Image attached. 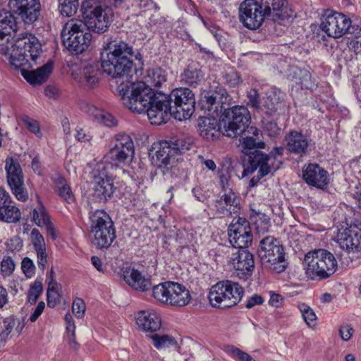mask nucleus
Masks as SVG:
<instances>
[{
    "label": "nucleus",
    "instance_id": "nucleus-1",
    "mask_svg": "<svg viewBox=\"0 0 361 361\" xmlns=\"http://www.w3.org/2000/svg\"><path fill=\"white\" fill-rule=\"evenodd\" d=\"M102 47L100 60L103 71L114 78H127L126 82H122L117 87L124 106L133 112L148 115L152 97L163 93L154 91L152 87H161L166 82V71L160 67L149 69L145 81L134 82L128 78L137 72L134 59L141 61L140 54L135 55L132 46L111 37H108Z\"/></svg>",
    "mask_w": 361,
    "mask_h": 361
},
{
    "label": "nucleus",
    "instance_id": "nucleus-2",
    "mask_svg": "<svg viewBox=\"0 0 361 361\" xmlns=\"http://www.w3.org/2000/svg\"><path fill=\"white\" fill-rule=\"evenodd\" d=\"M151 102L147 117L156 126L166 123L170 116L180 121L189 119L195 109V94L187 87L173 89L169 94L158 93Z\"/></svg>",
    "mask_w": 361,
    "mask_h": 361
},
{
    "label": "nucleus",
    "instance_id": "nucleus-3",
    "mask_svg": "<svg viewBox=\"0 0 361 361\" xmlns=\"http://www.w3.org/2000/svg\"><path fill=\"white\" fill-rule=\"evenodd\" d=\"M81 13L87 29L97 34L106 32L113 22L112 8L100 0L83 1Z\"/></svg>",
    "mask_w": 361,
    "mask_h": 361
},
{
    "label": "nucleus",
    "instance_id": "nucleus-4",
    "mask_svg": "<svg viewBox=\"0 0 361 361\" xmlns=\"http://www.w3.org/2000/svg\"><path fill=\"white\" fill-rule=\"evenodd\" d=\"M92 243L98 249H108L116 238L114 222L104 209L90 211L88 214Z\"/></svg>",
    "mask_w": 361,
    "mask_h": 361
},
{
    "label": "nucleus",
    "instance_id": "nucleus-5",
    "mask_svg": "<svg viewBox=\"0 0 361 361\" xmlns=\"http://www.w3.org/2000/svg\"><path fill=\"white\" fill-rule=\"evenodd\" d=\"M245 293L243 288L237 282L224 280L212 286L208 293L212 307L217 309H229L237 305Z\"/></svg>",
    "mask_w": 361,
    "mask_h": 361
},
{
    "label": "nucleus",
    "instance_id": "nucleus-6",
    "mask_svg": "<svg viewBox=\"0 0 361 361\" xmlns=\"http://www.w3.org/2000/svg\"><path fill=\"white\" fill-rule=\"evenodd\" d=\"M42 51V44L37 37L30 33H25L12 46L11 63L16 68L27 65L31 66L30 62L35 63Z\"/></svg>",
    "mask_w": 361,
    "mask_h": 361
},
{
    "label": "nucleus",
    "instance_id": "nucleus-7",
    "mask_svg": "<svg viewBox=\"0 0 361 361\" xmlns=\"http://www.w3.org/2000/svg\"><path fill=\"white\" fill-rule=\"evenodd\" d=\"M219 116L223 126V135L228 137L241 135L251 122L250 113L244 106H225Z\"/></svg>",
    "mask_w": 361,
    "mask_h": 361
},
{
    "label": "nucleus",
    "instance_id": "nucleus-8",
    "mask_svg": "<svg viewBox=\"0 0 361 361\" xmlns=\"http://www.w3.org/2000/svg\"><path fill=\"white\" fill-rule=\"evenodd\" d=\"M82 20H72L67 23L61 31L63 45L72 54H79L90 44L92 35Z\"/></svg>",
    "mask_w": 361,
    "mask_h": 361
},
{
    "label": "nucleus",
    "instance_id": "nucleus-9",
    "mask_svg": "<svg viewBox=\"0 0 361 361\" xmlns=\"http://www.w3.org/2000/svg\"><path fill=\"white\" fill-rule=\"evenodd\" d=\"M304 264L306 273L312 278L323 279L332 275L336 270L337 261L334 255L324 249H318L305 255Z\"/></svg>",
    "mask_w": 361,
    "mask_h": 361
},
{
    "label": "nucleus",
    "instance_id": "nucleus-10",
    "mask_svg": "<svg viewBox=\"0 0 361 361\" xmlns=\"http://www.w3.org/2000/svg\"><path fill=\"white\" fill-rule=\"evenodd\" d=\"M258 255L262 262L276 273L283 272L287 267L283 246L274 236L268 235L260 240Z\"/></svg>",
    "mask_w": 361,
    "mask_h": 361
},
{
    "label": "nucleus",
    "instance_id": "nucleus-11",
    "mask_svg": "<svg viewBox=\"0 0 361 361\" xmlns=\"http://www.w3.org/2000/svg\"><path fill=\"white\" fill-rule=\"evenodd\" d=\"M135 155V146L131 137L126 133L116 135L114 145L110 148L104 159L109 163L102 162L114 166H119L130 162Z\"/></svg>",
    "mask_w": 361,
    "mask_h": 361
},
{
    "label": "nucleus",
    "instance_id": "nucleus-12",
    "mask_svg": "<svg viewBox=\"0 0 361 361\" xmlns=\"http://www.w3.org/2000/svg\"><path fill=\"white\" fill-rule=\"evenodd\" d=\"M247 247H230L228 250L231 252L228 262L233 269V274L243 281L250 279L255 269L254 255Z\"/></svg>",
    "mask_w": 361,
    "mask_h": 361
},
{
    "label": "nucleus",
    "instance_id": "nucleus-13",
    "mask_svg": "<svg viewBox=\"0 0 361 361\" xmlns=\"http://www.w3.org/2000/svg\"><path fill=\"white\" fill-rule=\"evenodd\" d=\"M5 170L8 185L16 198L20 202L27 200L29 193L25 186L24 174L18 160L8 157L5 160Z\"/></svg>",
    "mask_w": 361,
    "mask_h": 361
},
{
    "label": "nucleus",
    "instance_id": "nucleus-14",
    "mask_svg": "<svg viewBox=\"0 0 361 361\" xmlns=\"http://www.w3.org/2000/svg\"><path fill=\"white\" fill-rule=\"evenodd\" d=\"M94 175L93 195L99 202H106L112 197L116 188L114 184L112 166L100 163Z\"/></svg>",
    "mask_w": 361,
    "mask_h": 361
},
{
    "label": "nucleus",
    "instance_id": "nucleus-15",
    "mask_svg": "<svg viewBox=\"0 0 361 361\" xmlns=\"http://www.w3.org/2000/svg\"><path fill=\"white\" fill-rule=\"evenodd\" d=\"M351 23L347 16L327 9L322 16L320 27L329 37L338 38L346 34Z\"/></svg>",
    "mask_w": 361,
    "mask_h": 361
},
{
    "label": "nucleus",
    "instance_id": "nucleus-16",
    "mask_svg": "<svg viewBox=\"0 0 361 361\" xmlns=\"http://www.w3.org/2000/svg\"><path fill=\"white\" fill-rule=\"evenodd\" d=\"M267 17L261 3L256 0H244L240 4V21L249 30L259 28Z\"/></svg>",
    "mask_w": 361,
    "mask_h": 361
},
{
    "label": "nucleus",
    "instance_id": "nucleus-17",
    "mask_svg": "<svg viewBox=\"0 0 361 361\" xmlns=\"http://www.w3.org/2000/svg\"><path fill=\"white\" fill-rule=\"evenodd\" d=\"M228 240L232 247H249L252 242L250 223L245 218H234L228 226Z\"/></svg>",
    "mask_w": 361,
    "mask_h": 361
},
{
    "label": "nucleus",
    "instance_id": "nucleus-18",
    "mask_svg": "<svg viewBox=\"0 0 361 361\" xmlns=\"http://www.w3.org/2000/svg\"><path fill=\"white\" fill-rule=\"evenodd\" d=\"M9 9L26 25L37 20L41 11L39 0H9Z\"/></svg>",
    "mask_w": 361,
    "mask_h": 361
},
{
    "label": "nucleus",
    "instance_id": "nucleus-19",
    "mask_svg": "<svg viewBox=\"0 0 361 361\" xmlns=\"http://www.w3.org/2000/svg\"><path fill=\"white\" fill-rule=\"evenodd\" d=\"M231 100V97L227 90L220 87L215 92H206L202 96L198 104L200 109L205 112L216 113L217 116H219L224 108L229 105Z\"/></svg>",
    "mask_w": 361,
    "mask_h": 361
},
{
    "label": "nucleus",
    "instance_id": "nucleus-20",
    "mask_svg": "<svg viewBox=\"0 0 361 361\" xmlns=\"http://www.w3.org/2000/svg\"><path fill=\"white\" fill-rule=\"evenodd\" d=\"M221 185L225 192L215 201L216 212L221 217L230 216L233 214H238L240 209V197L232 189L226 190L224 177H221Z\"/></svg>",
    "mask_w": 361,
    "mask_h": 361
},
{
    "label": "nucleus",
    "instance_id": "nucleus-21",
    "mask_svg": "<svg viewBox=\"0 0 361 361\" xmlns=\"http://www.w3.org/2000/svg\"><path fill=\"white\" fill-rule=\"evenodd\" d=\"M149 157L153 166L159 169H168L171 159L174 158V149L167 140L154 142L149 149Z\"/></svg>",
    "mask_w": 361,
    "mask_h": 361
},
{
    "label": "nucleus",
    "instance_id": "nucleus-22",
    "mask_svg": "<svg viewBox=\"0 0 361 361\" xmlns=\"http://www.w3.org/2000/svg\"><path fill=\"white\" fill-rule=\"evenodd\" d=\"M302 178L312 187L326 189L330 183L329 172L317 163H309L302 168Z\"/></svg>",
    "mask_w": 361,
    "mask_h": 361
},
{
    "label": "nucleus",
    "instance_id": "nucleus-23",
    "mask_svg": "<svg viewBox=\"0 0 361 361\" xmlns=\"http://www.w3.org/2000/svg\"><path fill=\"white\" fill-rule=\"evenodd\" d=\"M337 242L341 248L348 252H355L361 250V228L356 224H350L348 227L339 232Z\"/></svg>",
    "mask_w": 361,
    "mask_h": 361
},
{
    "label": "nucleus",
    "instance_id": "nucleus-24",
    "mask_svg": "<svg viewBox=\"0 0 361 361\" xmlns=\"http://www.w3.org/2000/svg\"><path fill=\"white\" fill-rule=\"evenodd\" d=\"M290 80L293 82L292 88L299 90L314 91L318 87V82L312 77L310 68H295L290 74Z\"/></svg>",
    "mask_w": 361,
    "mask_h": 361
},
{
    "label": "nucleus",
    "instance_id": "nucleus-25",
    "mask_svg": "<svg viewBox=\"0 0 361 361\" xmlns=\"http://www.w3.org/2000/svg\"><path fill=\"white\" fill-rule=\"evenodd\" d=\"M260 3L265 14L274 21L288 19L293 15L287 0H261Z\"/></svg>",
    "mask_w": 361,
    "mask_h": 361
},
{
    "label": "nucleus",
    "instance_id": "nucleus-26",
    "mask_svg": "<svg viewBox=\"0 0 361 361\" xmlns=\"http://www.w3.org/2000/svg\"><path fill=\"white\" fill-rule=\"evenodd\" d=\"M285 141L287 150L292 154L303 157L309 152L311 140L302 132L290 130Z\"/></svg>",
    "mask_w": 361,
    "mask_h": 361
},
{
    "label": "nucleus",
    "instance_id": "nucleus-27",
    "mask_svg": "<svg viewBox=\"0 0 361 361\" xmlns=\"http://www.w3.org/2000/svg\"><path fill=\"white\" fill-rule=\"evenodd\" d=\"M243 163V175L251 174L257 169H264L271 171V167L268 164L269 157L267 154L259 150L255 149L248 152V154L242 157Z\"/></svg>",
    "mask_w": 361,
    "mask_h": 361
},
{
    "label": "nucleus",
    "instance_id": "nucleus-28",
    "mask_svg": "<svg viewBox=\"0 0 361 361\" xmlns=\"http://www.w3.org/2000/svg\"><path fill=\"white\" fill-rule=\"evenodd\" d=\"M135 322L140 330L152 334L160 329L161 318L154 310H140L136 314Z\"/></svg>",
    "mask_w": 361,
    "mask_h": 361
},
{
    "label": "nucleus",
    "instance_id": "nucleus-29",
    "mask_svg": "<svg viewBox=\"0 0 361 361\" xmlns=\"http://www.w3.org/2000/svg\"><path fill=\"white\" fill-rule=\"evenodd\" d=\"M198 131L200 136L207 140H215L223 135V126L220 124V118L202 116L198 120Z\"/></svg>",
    "mask_w": 361,
    "mask_h": 361
},
{
    "label": "nucleus",
    "instance_id": "nucleus-30",
    "mask_svg": "<svg viewBox=\"0 0 361 361\" xmlns=\"http://www.w3.org/2000/svg\"><path fill=\"white\" fill-rule=\"evenodd\" d=\"M20 73L24 79L30 85H41L44 82L53 70V64L48 62L35 71H28L21 67Z\"/></svg>",
    "mask_w": 361,
    "mask_h": 361
},
{
    "label": "nucleus",
    "instance_id": "nucleus-31",
    "mask_svg": "<svg viewBox=\"0 0 361 361\" xmlns=\"http://www.w3.org/2000/svg\"><path fill=\"white\" fill-rule=\"evenodd\" d=\"M102 72L97 64H90L80 70L79 82L90 88H94L99 82Z\"/></svg>",
    "mask_w": 361,
    "mask_h": 361
},
{
    "label": "nucleus",
    "instance_id": "nucleus-32",
    "mask_svg": "<svg viewBox=\"0 0 361 361\" xmlns=\"http://www.w3.org/2000/svg\"><path fill=\"white\" fill-rule=\"evenodd\" d=\"M180 78L185 84L195 87L204 80V73L200 63L192 61L181 73Z\"/></svg>",
    "mask_w": 361,
    "mask_h": 361
},
{
    "label": "nucleus",
    "instance_id": "nucleus-33",
    "mask_svg": "<svg viewBox=\"0 0 361 361\" xmlns=\"http://www.w3.org/2000/svg\"><path fill=\"white\" fill-rule=\"evenodd\" d=\"M169 304L172 306L183 307L190 301V294L185 286L171 281Z\"/></svg>",
    "mask_w": 361,
    "mask_h": 361
},
{
    "label": "nucleus",
    "instance_id": "nucleus-34",
    "mask_svg": "<svg viewBox=\"0 0 361 361\" xmlns=\"http://www.w3.org/2000/svg\"><path fill=\"white\" fill-rule=\"evenodd\" d=\"M17 20L18 19L10 9L0 11V41L16 31Z\"/></svg>",
    "mask_w": 361,
    "mask_h": 361
},
{
    "label": "nucleus",
    "instance_id": "nucleus-35",
    "mask_svg": "<svg viewBox=\"0 0 361 361\" xmlns=\"http://www.w3.org/2000/svg\"><path fill=\"white\" fill-rule=\"evenodd\" d=\"M250 223L251 231L255 230L258 235L268 232L270 226L269 218L266 214L255 209L251 210Z\"/></svg>",
    "mask_w": 361,
    "mask_h": 361
},
{
    "label": "nucleus",
    "instance_id": "nucleus-36",
    "mask_svg": "<svg viewBox=\"0 0 361 361\" xmlns=\"http://www.w3.org/2000/svg\"><path fill=\"white\" fill-rule=\"evenodd\" d=\"M21 218V212L15 205L12 198L10 203L4 204L0 207V221L6 223H16Z\"/></svg>",
    "mask_w": 361,
    "mask_h": 361
},
{
    "label": "nucleus",
    "instance_id": "nucleus-37",
    "mask_svg": "<svg viewBox=\"0 0 361 361\" xmlns=\"http://www.w3.org/2000/svg\"><path fill=\"white\" fill-rule=\"evenodd\" d=\"M125 279L132 288L142 292L148 290L152 285L150 279H146L138 270L134 269L128 276H125Z\"/></svg>",
    "mask_w": 361,
    "mask_h": 361
},
{
    "label": "nucleus",
    "instance_id": "nucleus-38",
    "mask_svg": "<svg viewBox=\"0 0 361 361\" xmlns=\"http://www.w3.org/2000/svg\"><path fill=\"white\" fill-rule=\"evenodd\" d=\"M55 190L62 200L68 204H72L75 201V197L70 185L66 180L59 176L56 182Z\"/></svg>",
    "mask_w": 361,
    "mask_h": 361
},
{
    "label": "nucleus",
    "instance_id": "nucleus-39",
    "mask_svg": "<svg viewBox=\"0 0 361 361\" xmlns=\"http://www.w3.org/2000/svg\"><path fill=\"white\" fill-rule=\"evenodd\" d=\"M31 220L39 227L51 220V216L45 206L41 200H38L37 205L30 212Z\"/></svg>",
    "mask_w": 361,
    "mask_h": 361
},
{
    "label": "nucleus",
    "instance_id": "nucleus-40",
    "mask_svg": "<svg viewBox=\"0 0 361 361\" xmlns=\"http://www.w3.org/2000/svg\"><path fill=\"white\" fill-rule=\"evenodd\" d=\"M171 281H165L152 288V296L161 303L169 304Z\"/></svg>",
    "mask_w": 361,
    "mask_h": 361
},
{
    "label": "nucleus",
    "instance_id": "nucleus-41",
    "mask_svg": "<svg viewBox=\"0 0 361 361\" xmlns=\"http://www.w3.org/2000/svg\"><path fill=\"white\" fill-rule=\"evenodd\" d=\"M154 346L159 350L169 348H176L178 343L174 337L169 335L154 334L151 336Z\"/></svg>",
    "mask_w": 361,
    "mask_h": 361
},
{
    "label": "nucleus",
    "instance_id": "nucleus-42",
    "mask_svg": "<svg viewBox=\"0 0 361 361\" xmlns=\"http://www.w3.org/2000/svg\"><path fill=\"white\" fill-rule=\"evenodd\" d=\"M16 317L11 314L2 319L0 323V339L6 343L16 324Z\"/></svg>",
    "mask_w": 361,
    "mask_h": 361
},
{
    "label": "nucleus",
    "instance_id": "nucleus-43",
    "mask_svg": "<svg viewBox=\"0 0 361 361\" xmlns=\"http://www.w3.org/2000/svg\"><path fill=\"white\" fill-rule=\"evenodd\" d=\"M78 6V0H59V9L63 16H73L77 12Z\"/></svg>",
    "mask_w": 361,
    "mask_h": 361
},
{
    "label": "nucleus",
    "instance_id": "nucleus-44",
    "mask_svg": "<svg viewBox=\"0 0 361 361\" xmlns=\"http://www.w3.org/2000/svg\"><path fill=\"white\" fill-rule=\"evenodd\" d=\"M61 300V294L57 289V283L51 280L47 290V305L50 308H54Z\"/></svg>",
    "mask_w": 361,
    "mask_h": 361
},
{
    "label": "nucleus",
    "instance_id": "nucleus-45",
    "mask_svg": "<svg viewBox=\"0 0 361 361\" xmlns=\"http://www.w3.org/2000/svg\"><path fill=\"white\" fill-rule=\"evenodd\" d=\"M21 121L29 132L35 135L38 138L42 137L40 124L37 120L31 118L27 114H23L21 116Z\"/></svg>",
    "mask_w": 361,
    "mask_h": 361
},
{
    "label": "nucleus",
    "instance_id": "nucleus-46",
    "mask_svg": "<svg viewBox=\"0 0 361 361\" xmlns=\"http://www.w3.org/2000/svg\"><path fill=\"white\" fill-rule=\"evenodd\" d=\"M298 307L306 324L309 327L315 326L317 316L314 310L305 303H300Z\"/></svg>",
    "mask_w": 361,
    "mask_h": 361
},
{
    "label": "nucleus",
    "instance_id": "nucleus-47",
    "mask_svg": "<svg viewBox=\"0 0 361 361\" xmlns=\"http://www.w3.org/2000/svg\"><path fill=\"white\" fill-rule=\"evenodd\" d=\"M16 269V263L9 255H4L0 262V275L4 278L11 276Z\"/></svg>",
    "mask_w": 361,
    "mask_h": 361
},
{
    "label": "nucleus",
    "instance_id": "nucleus-48",
    "mask_svg": "<svg viewBox=\"0 0 361 361\" xmlns=\"http://www.w3.org/2000/svg\"><path fill=\"white\" fill-rule=\"evenodd\" d=\"M64 320L66 323V331L70 338V345L73 348H76V346H78L79 344L76 342V327L73 318L70 313H66L64 317Z\"/></svg>",
    "mask_w": 361,
    "mask_h": 361
},
{
    "label": "nucleus",
    "instance_id": "nucleus-49",
    "mask_svg": "<svg viewBox=\"0 0 361 361\" xmlns=\"http://www.w3.org/2000/svg\"><path fill=\"white\" fill-rule=\"evenodd\" d=\"M43 290L41 281L36 279L31 285L27 293V301L31 305L35 304Z\"/></svg>",
    "mask_w": 361,
    "mask_h": 361
},
{
    "label": "nucleus",
    "instance_id": "nucleus-50",
    "mask_svg": "<svg viewBox=\"0 0 361 361\" xmlns=\"http://www.w3.org/2000/svg\"><path fill=\"white\" fill-rule=\"evenodd\" d=\"M242 145V153L243 155L247 154L248 152H251L255 149H264L265 147V143L264 142L261 141L257 142L255 138L251 136L244 137Z\"/></svg>",
    "mask_w": 361,
    "mask_h": 361
},
{
    "label": "nucleus",
    "instance_id": "nucleus-51",
    "mask_svg": "<svg viewBox=\"0 0 361 361\" xmlns=\"http://www.w3.org/2000/svg\"><path fill=\"white\" fill-rule=\"evenodd\" d=\"M281 100L279 97H278L276 94L268 95L264 102V107L267 109L266 114L269 115H272L281 106Z\"/></svg>",
    "mask_w": 361,
    "mask_h": 361
},
{
    "label": "nucleus",
    "instance_id": "nucleus-52",
    "mask_svg": "<svg viewBox=\"0 0 361 361\" xmlns=\"http://www.w3.org/2000/svg\"><path fill=\"white\" fill-rule=\"evenodd\" d=\"M23 245V240L19 235L11 237L5 242L6 250L13 254L20 252Z\"/></svg>",
    "mask_w": 361,
    "mask_h": 361
},
{
    "label": "nucleus",
    "instance_id": "nucleus-53",
    "mask_svg": "<svg viewBox=\"0 0 361 361\" xmlns=\"http://www.w3.org/2000/svg\"><path fill=\"white\" fill-rule=\"evenodd\" d=\"M227 353L235 361H257L250 355L235 346H228Z\"/></svg>",
    "mask_w": 361,
    "mask_h": 361
},
{
    "label": "nucleus",
    "instance_id": "nucleus-54",
    "mask_svg": "<svg viewBox=\"0 0 361 361\" xmlns=\"http://www.w3.org/2000/svg\"><path fill=\"white\" fill-rule=\"evenodd\" d=\"M171 142L174 149L175 156L178 154H184L186 151L191 149V142L184 139H177L175 141H169Z\"/></svg>",
    "mask_w": 361,
    "mask_h": 361
},
{
    "label": "nucleus",
    "instance_id": "nucleus-55",
    "mask_svg": "<svg viewBox=\"0 0 361 361\" xmlns=\"http://www.w3.org/2000/svg\"><path fill=\"white\" fill-rule=\"evenodd\" d=\"M30 237L35 250L46 248L44 238L37 228L32 230Z\"/></svg>",
    "mask_w": 361,
    "mask_h": 361
},
{
    "label": "nucleus",
    "instance_id": "nucleus-56",
    "mask_svg": "<svg viewBox=\"0 0 361 361\" xmlns=\"http://www.w3.org/2000/svg\"><path fill=\"white\" fill-rule=\"evenodd\" d=\"M263 129L271 137H276L281 132V128L278 126L277 123L274 121H264Z\"/></svg>",
    "mask_w": 361,
    "mask_h": 361
},
{
    "label": "nucleus",
    "instance_id": "nucleus-57",
    "mask_svg": "<svg viewBox=\"0 0 361 361\" xmlns=\"http://www.w3.org/2000/svg\"><path fill=\"white\" fill-rule=\"evenodd\" d=\"M21 269L27 278H31L35 273L33 261L27 257L23 258L21 262Z\"/></svg>",
    "mask_w": 361,
    "mask_h": 361
},
{
    "label": "nucleus",
    "instance_id": "nucleus-58",
    "mask_svg": "<svg viewBox=\"0 0 361 361\" xmlns=\"http://www.w3.org/2000/svg\"><path fill=\"white\" fill-rule=\"evenodd\" d=\"M85 311V304L81 298H77L74 300L72 305V312L75 316L80 319L84 316Z\"/></svg>",
    "mask_w": 361,
    "mask_h": 361
},
{
    "label": "nucleus",
    "instance_id": "nucleus-59",
    "mask_svg": "<svg viewBox=\"0 0 361 361\" xmlns=\"http://www.w3.org/2000/svg\"><path fill=\"white\" fill-rule=\"evenodd\" d=\"M96 117L100 119L101 123L108 127H112L117 125L116 118L110 113L102 111L96 115Z\"/></svg>",
    "mask_w": 361,
    "mask_h": 361
},
{
    "label": "nucleus",
    "instance_id": "nucleus-60",
    "mask_svg": "<svg viewBox=\"0 0 361 361\" xmlns=\"http://www.w3.org/2000/svg\"><path fill=\"white\" fill-rule=\"evenodd\" d=\"M224 79L226 82L230 87H235L238 85L241 82V78L239 73L236 71H231L228 73H226L224 75Z\"/></svg>",
    "mask_w": 361,
    "mask_h": 361
},
{
    "label": "nucleus",
    "instance_id": "nucleus-61",
    "mask_svg": "<svg viewBox=\"0 0 361 361\" xmlns=\"http://www.w3.org/2000/svg\"><path fill=\"white\" fill-rule=\"evenodd\" d=\"M247 97L248 99L249 105H250L254 109L259 108L260 97L257 89H251L249 92H247Z\"/></svg>",
    "mask_w": 361,
    "mask_h": 361
},
{
    "label": "nucleus",
    "instance_id": "nucleus-62",
    "mask_svg": "<svg viewBox=\"0 0 361 361\" xmlns=\"http://www.w3.org/2000/svg\"><path fill=\"white\" fill-rule=\"evenodd\" d=\"M37 262L39 269L44 271L47 263V254L46 248L37 250Z\"/></svg>",
    "mask_w": 361,
    "mask_h": 361
},
{
    "label": "nucleus",
    "instance_id": "nucleus-63",
    "mask_svg": "<svg viewBox=\"0 0 361 361\" xmlns=\"http://www.w3.org/2000/svg\"><path fill=\"white\" fill-rule=\"evenodd\" d=\"M354 329L350 324H343L339 328V335L342 340L349 341L354 333Z\"/></svg>",
    "mask_w": 361,
    "mask_h": 361
},
{
    "label": "nucleus",
    "instance_id": "nucleus-64",
    "mask_svg": "<svg viewBox=\"0 0 361 361\" xmlns=\"http://www.w3.org/2000/svg\"><path fill=\"white\" fill-rule=\"evenodd\" d=\"M264 302V300L262 295L259 294H254L247 300L245 307L250 309L255 305H262Z\"/></svg>",
    "mask_w": 361,
    "mask_h": 361
}]
</instances>
